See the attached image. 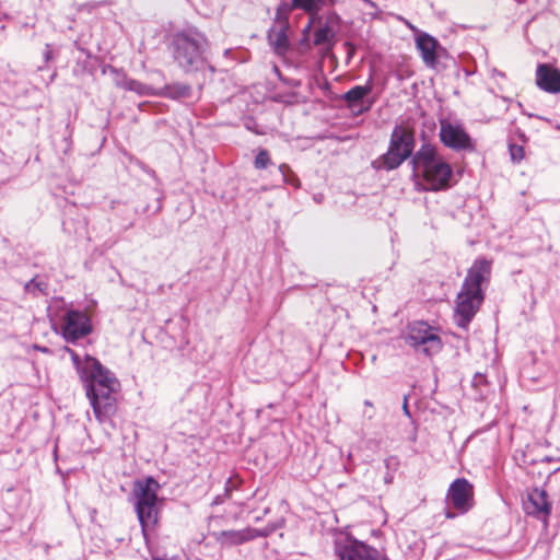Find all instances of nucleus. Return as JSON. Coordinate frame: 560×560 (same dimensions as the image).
Returning <instances> with one entry per match:
<instances>
[{
  "label": "nucleus",
  "instance_id": "1",
  "mask_svg": "<svg viewBox=\"0 0 560 560\" xmlns=\"http://www.w3.org/2000/svg\"><path fill=\"white\" fill-rule=\"evenodd\" d=\"M80 380L96 419L105 422L116 412L119 380L100 360L91 355H85V366Z\"/></svg>",
  "mask_w": 560,
  "mask_h": 560
},
{
  "label": "nucleus",
  "instance_id": "2",
  "mask_svg": "<svg viewBox=\"0 0 560 560\" xmlns=\"http://www.w3.org/2000/svg\"><path fill=\"white\" fill-rule=\"evenodd\" d=\"M170 52L177 67L186 74L201 72L214 67L208 60L210 43L203 32L196 26L175 31L170 38Z\"/></svg>",
  "mask_w": 560,
  "mask_h": 560
},
{
  "label": "nucleus",
  "instance_id": "3",
  "mask_svg": "<svg viewBox=\"0 0 560 560\" xmlns=\"http://www.w3.org/2000/svg\"><path fill=\"white\" fill-rule=\"evenodd\" d=\"M492 260L477 258L467 270L460 291L456 296L455 319L458 327L467 329L485 301L483 287L490 282Z\"/></svg>",
  "mask_w": 560,
  "mask_h": 560
},
{
  "label": "nucleus",
  "instance_id": "4",
  "mask_svg": "<svg viewBox=\"0 0 560 560\" xmlns=\"http://www.w3.org/2000/svg\"><path fill=\"white\" fill-rule=\"evenodd\" d=\"M410 164L412 166V176H421L429 185L428 190H445L451 186L453 168L440 155L435 145L422 143L415 152Z\"/></svg>",
  "mask_w": 560,
  "mask_h": 560
},
{
  "label": "nucleus",
  "instance_id": "5",
  "mask_svg": "<svg viewBox=\"0 0 560 560\" xmlns=\"http://www.w3.org/2000/svg\"><path fill=\"white\" fill-rule=\"evenodd\" d=\"M416 138L413 129L396 125L390 133L387 151L372 162L377 171H394L415 154Z\"/></svg>",
  "mask_w": 560,
  "mask_h": 560
},
{
  "label": "nucleus",
  "instance_id": "6",
  "mask_svg": "<svg viewBox=\"0 0 560 560\" xmlns=\"http://www.w3.org/2000/svg\"><path fill=\"white\" fill-rule=\"evenodd\" d=\"M159 482L151 476L137 480L133 485L135 508L144 538L153 529L159 518Z\"/></svg>",
  "mask_w": 560,
  "mask_h": 560
},
{
  "label": "nucleus",
  "instance_id": "7",
  "mask_svg": "<svg viewBox=\"0 0 560 560\" xmlns=\"http://www.w3.org/2000/svg\"><path fill=\"white\" fill-rule=\"evenodd\" d=\"M402 338L406 345L412 347L416 352L423 353L427 357L439 353L443 347L436 329L425 322L409 324Z\"/></svg>",
  "mask_w": 560,
  "mask_h": 560
},
{
  "label": "nucleus",
  "instance_id": "8",
  "mask_svg": "<svg viewBox=\"0 0 560 560\" xmlns=\"http://www.w3.org/2000/svg\"><path fill=\"white\" fill-rule=\"evenodd\" d=\"M335 560H389L375 547L352 536L338 539L334 545Z\"/></svg>",
  "mask_w": 560,
  "mask_h": 560
},
{
  "label": "nucleus",
  "instance_id": "9",
  "mask_svg": "<svg viewBox=\"0 0 560 560\" xmlns=\"http://www.w3.org/2000/svg\"><path fill=\"white\" fill-rule=\"evenodd\" d=\"M91 332L92 323L85 312L79 310L66 312L61 324V335L67 342H75Z\"/></svg>",
  "mask_w": 560,
  "mask_h": 560
},
{
  "label": "nucleus",
  "instance_id": "10",
  "mask_svg": "<svg viewBox=\"0 0 560 560\" xmlns=\"http://www.w3.org/2000/svg\"><path fill=\"white\" fill-rule=\"evenodd\" d=\"M447 500L459 513L468 512L474 505V487L466 478L455 479L447 491Z\"/></svg>",
  "mask_w": 560,
  "mask_h": 560
},
{
  "label": "nucleus",
  "instance_id": "11",
  "mask_svg": "<svg viewBox=\"0 0 560 560\" xmlns=\"http://www.w3.org/2000/svg\"><path fill=\"white\" fill-rule=\"evenodd\" d=\"M440 139L445 147L456 151L474 149L471 138L464 128L446 120L441 121Z\"/></svg>",
  "mask_w": 560,
  "mask_h": 560
},
{
  "label": "nucleus",
  "instance_id": "12",
  "mask_svg": "<svg viewBox=\"0 0 560 560\" xmlns=\"http://www.w3.org/2000/svg\"><path fill=\"white\" fill-rule=\"evenodd\" d=\"M373 91L372 80L369 79L364 85H354L340 96L346 103V107L355 116L362 115L371 109L372 102L366 101V96Z\"/></svg>",
  "mask_w": 560,
  "mask_h": 560
},
{
  "label": "nucleus",
  "instance_id": "13",
  "mask_svg": "<svg viewBox=\"0 0 560 560\" xmlns=\"http://www.w3.org/2000/svg\"><path fill=\"white\" fill-rule=\"evenodd\" d=\"M552 503L548 500V493L541 488H534L527 494L524 502V511L526 514L547 524L551 514Z\"/></svg>",
  "mask_w": 560,
  "mask_h": 560
},
{
  "label": "nucleus",
  "instance_id": "14",
  "mask_svg": "<svg viewBox=\"0 0 560 560\" xmlns=\"http://www.w3.org/2000/svg\"><path fill=\"white\" fill-rule=\"evenodd\" d=\"M416 46L424 65L428 68L435 69L441 52H445L439 40L428 33H421L416 37Z\"/></svg>",
  "mask_w": 560,
  "mask_h": 560
},
{
  "label": "nucleus",
  "instance_id": "15",
  "mask_svg": "<svg viewBox=\"0 0 560 560\" xmlns=\"http://www.w3.org/2000/svg\"><path fill=\"white\" fill-rule=\"evenodd\" d=\"M537 86L548 93L560 92V70L549 63H539L536 69Z\"/></svg>",
  "mask_w": 560,
  "mask_h": 560
},
{
  "label": "nucleus",
  "instance_id": "16",
  "mask_svg": "<svg viewBox=\"0 0 560 560\" xmlns=\"http://www.w3.org/2000/svg\"><path fill=\"white\" fill-rule=\"evenodd\" d=\"M260 535L261 534L258 529L249 527L241 530L230 529L214 533L217 541L226 547L242 545L259 537Z\"/></svg>",
  "mask_w": 560,
  "mask_h": 560
},
{
  "label": "nucleus",
  "instance_id": "17",
  "mask_svg": "<svg viewBox=\"0 0 560 560\" xmlns=\"http://www.w3.org/2000/svg\"><path fill=\"white\" fill-rule=\"evenodd\" d=\"M289 28L290 24L284 25L273 23V25L268 31L267 38L269 45L278 55H284L289 50L290 44L287 35Z\"/></svg>",
  "mask_w": 560,
  "mask_h": 560
},
{
  "label": "nucleus",
  "instance_id": "18",
  "mask_svg": "<svg viewBox=\"0 0 560 560\" xmlns=\"http://www.w3.org/2000/svg\"><path fill=\"white\" fill-rule=\"evenodd\" d=\"M292 5L310 15V22L304 28V32H308L313 23L322 22L319 11L326 7V2L324 0H292Z\"/></svg>",
  "mask_w": 560,
  "mask_h": 560
},
{
  "label": "nucleus",
  "instance_id": "19",
  "mask_svg": "<svg viewBox=\"0 0 560 560\" xmlns=\"http://www.w3.org/2000/svg\"><path fill=\"white\" fill-rule=\"evenodd\" d=\"M161 95L174 101L190 98L192 96V88L187 83L175 82L166 84Z\"/></svg>",
  "mask_w": 560,
  "mask_h": 560
},
{
  "label": "nucleus",
  "instance_id": "20",
  "mask_svg": "<svg viewBox=\"0 0 560 560\" xmlns=\"http://www.w3.org/2000/svg\"><path fill=\"white\" fill-rule=\"evenodd\" d=\"M335 31L330 25H322L314 33V45L315 46H327L331 49L335 43Z\"/></svg>",
  "mask_w": 560,
  "mask_h": 560
},
{
  "label": "nucleus",
  "instance_id": "21",
  "mask_svg": "<svg viewBox=\"0 0 560 560\" xmlns=\"http://www.w3.org/2000/svg\"><path fill=\"white\" fill-rule=\"evenodd\" d=\"M293 10H296V8L292 5V0H279L273 23L289 25L290 14Z\"/></svg>",
  "mask_w": 560,
  "mask_h": 560
},
{
  "label": "nucleus",
  "instance_id": "22",
  "mask_svg": "<svg viewBox=\"0 0 560 560\" xmlns=\"http://www.w3.org/2000/svg\"><path fill=\"white\" fill-rule=\"evenodd\" d=\"M279 172L281 173L282 175V180L294 187V188H300L301 186V182L299 179V177L295 175V173L290 168V166L288 164H281L279 166Z\"/></svg>",
  "mask_w": 560,
  "mask_h": 560
},
{
  "label": "nucleus",
  "instance_id": "23",
  "mask_svg": "<svg viewBox=\"0 0 560 560\" xmlns=\"http://www.w3.org/2000/svg\"><path fill=\"white\" fill-rule=\"evenodd\" d=\"M48 283L37 277L32 278L24 284V291L27 293L36 294L37 292L46 294Z\"/></svg>",
  "mask_w": 560,
  "mask_h": 560
},
{
  "label": "nucleus",
  "instance_id": "24",
  "mask_svg": "<svg viewBox=\"0 0 560 560\" xmlns=\"http://www.w3.org/2000/svg\"><path fill=\"white\" fill-rule=\"evenodd\" d=\"M271 164L269 152L266 149H259L254 160L255 168L265 170Z\"/></svg>",
  "mask_w": 560,
  "mask_h": 560
},
{
  "label": "nucleus",
  "instance_id": "25",
  "mask_svg": "<svg viewBox=\"0 0 560 560\" xmlns=\"http://www.w3.org/2000/svg\"><path fill=\"white\" fill-rule=\"evenodd\" d=\"M109 72L113 74V81H114V84L117 86V88H121L124 89L125 88V84L127 83V81L129 80V78L127 77V74L125 73V71L122 69H117L113 66H108L107 67Z\"/></svg>",
  "mask_w": 560,
  "mask_h": 560
},
{
  "label": "nucleus",
  "instance_id": "26",
  "mask_svg": "<svg viewBox=\"0 0 560 560\" xmlns=\"http://www.w3.org/2000/svg\"><path fill=\"white\" fill-rule=\"evenodd\" d=\"M124 89L127 91L136 92L140 95L147 94V91H148V86L145 84L141 83L138 80L130 79V78L127 81V83L125 84Z\"/></svg>",
  "mask_w": 560,
  "mask_h": 560
},
{
  "label": "nucleus",
  "instance_id": "27",
  "mask_svg": "<svg viewBox=\"0 0 560 560\" xmlns=\"http://www.w3.org/2000/svg\"><path fill=\"white\" fill-rule=\"evenodd\" d=\"M509 152L513 162H521L524 159V147L515 143H509Z\"/></svg>",
  "mask_w": 560,
  "mask_h": 560
},
{
  "label": "nucleus",
  "instance_id": "28",
  "mask_svg": "<svg viewBox=\"0 0 560 560\" xmlns=\"http://www.w3.org/2000/svg\"><path fill=\"white\" fill-rule=\"evenodd\" d=\"M67 350L71 354L73 365L75 366V370H77L79 376L81 377L82 369L85 366V359L81 360L80 357L78 355V353H75L73 350H71L69 348Z\"/></svg>",
  "mask_w": 560,
  "mask_h": 560
},
{
  "label": "nucleus",
  "instance_id": "29",
  "mask_svg": "<svg viewBox=\"0 0 560 560\" xmlns=\"http://www.w3.org/2000/svg\"><path fill=\"white\" fill-rule=\"evenodd\" d=\"M384 465L386 467V469L389 471V470H396V468L398 467L399 465V460L396 456H389L387 458L384 459Z\"/></svg>",
  "mask_w": 560,
  "mask_h": 560
},
{
  "label": "nucleus",
  "instance_id": "30",
  "mask_svg": "<svg viewBox=\"0 0 560 560\" xmlns=\"http://www.w3.org/2000/svg\"><path fill=\"white\" fill-rule=\"evenodd\" d=\"M339 23H340V16L335 11H332V12L328 13L324 25H330L334 28V26L338 25Z\"/></svg>",
  "mask_w": 560,
  "mask_h": 560
},
{
  "label": "nucleus",
  "instance_id": "31",
  "mask_svg": "<svg viewBox=\"0 0 560 560\" xmlns=\"http://www.w3.org/2000/svg\"><path fill=\"white\" fill-rule=\"evenodd\" d=\"M487 383V377L486 375L481 374V373H476L472 377V386L474 387H480L482 385H485Z\"/></svg>",
  "mask_w": 560,
  "mask_h": 560
},
{
  "label": "nucleus",
  "instance_id": "32",
  "mask_svg": "<svg viewBox=\"0 0 560 560\" xmlns=\"http://www.w3.org/2000/svg\"><path fill=\"white\" fill-rule=\"evenodd\" d=\"M236 489V486L233 483L232 479L229 478L224 486V495L230 497L231 492Z\"/></svg>",
  "mask_w": 560,
  "mask_h": 560
},
{
  "label": "nucleus",
  "instance_id": "33",
  "mask_svg": "<svg viewBox=\"0 0 560 560\" xmlns=\"http://www.w3.org/2000/svg\"><path fill=\"white\" fill-rule=\"evenodd\" d=\"M402 410L407 417H409V418L411 417V413H410V410L408 407V396L407 395L404 396Z\"/></svg>",
  "mask_w": 560,
  "mask_h": 560
},
{
  "label": "nucleus",
  "instance_id": "34",
  "mask_svg": "<svg viewBox=\"0 0 560 560\" xmlns=\"http://www.w3.org/2000/svg\"><path fill=\"white\" fill-rule=\"evenodd\" d=\"M226 498H229V497H228V495H224V493H223V494H218V495L213 499V501H212V505H219V504H222Z\"/></svg>",
  "mask_w": 560,
  "mask_h": 560
},
{
  "label": "nucleus",
  "instance_id": "35",
  "mask_svg": "<svg viewBox=\"0 0 560 560\" xmlns=\"http://www.w3.org/2000/svg\"><path fill=\"white\" fill-rule=\"evenodd\" d=\"M348 48V54L351 57L354 54L355 47L350 42H346L345 44Z\"/></svg>",
  "mask_w": 560,
  "mask_h": 560
},
{
  "label": "nucleus",
  "instance_id": "36",
  "mask_svg": "<svg viewBox=\"0 0 560 560\" xmlns=\"http://www.w3.org/2000/svg\"><path fill=\"white\" fill-rule=\"evenodd\" d=\"M393 478H394V476L390 471H387L384 476V480L386 483H390L393 481Z\"/></svg>",
  "mask_w": 560,
  "mask_h": 560
},
{
  "label": "nucleus",
  "instance_id": "37",
  "mask_svg": "<svg viewBox=\"0 0 560 560\" xmlns=\"http://www.w3.org/2000/svg\"><path fill=\"white\" fill-rule=\"evenodd\" d=\"M362 1L365 2L369 7L375 9V10H378L377 4L374 1H372V0H362Z\"/></svg>",
  "mask_w": 560,
  "mask_h": 560
},
{
  "label": "nucleus",
  "instance_id": "38",
  "mask_svg": "<svg viewBox=\"0 0 560 560\" xmlns=\"http://www.w3.org/2000/svg\"><path fill=\"white\" fill-rule=\"evenodd\" d=\"M161 210H162V200H161V198H158V199H156V208H155V210H154V213H158V212H160Z\"/></svg>",
  "mask_w": 560,
  "mask_h": 560
},
{
  "label": "nucleus",
  "instance_id": "39",
  "mask_svg": "<svg viewBox=\"0 0 560 560\" xmlns=\"http://www.w3.org/2000/svg\"><path fill=\"white\" fill-rule=\"evenodd\" d=\"M245 126H246V128H247L248 130H252V131H254V132H255V133H257V135H259V133H260V131H258V130L254 129V125H250V124L246 122V125H245Z\"/></svg>",
  "mask_w": 560,
  "mask_h": 560
},
{
  "label": "nucleus",
  "instance_id": "40",
  "mask_svg": "<svg viewBox=\"0 0 560 560\" xmlns=\"http://www.w3.org/2000/svg\"><path fill=\"white\" fill-rule=\"evenodd\" d=\"M445 515H446L447 518H453V517L456 516V514L452 513L450 510L446 511Z\"/></svg>",
  "mask_w": 560,
  "mask_h": 560
},
{
  "label": "nucleus",
  "instance_id": "41",
  "mask_svg": "<svg viewBox=\"0 0 560 560\" xmlns=\"http://www.w3.org/2000/svg\"><path fill=\"white\" fill-rule=\"evenodd\" d=\"M324 1L326 2V5H330V7L335 5V3H336V0H324Z\"/></svg>",
  "mask_w": 560,
  "mask_h": 560
},
{
  "label": "nucleus",
  "instance_id": "42",
  "mask_svg": "<svg viewBox=\"0 0 560 560\" xmlns=\"http://www.w3.org/2000/svg\"><path fill=\"white\" fill-rule=\"evenodd\" d=\"M50 55H51V51L49 49H46L44 56H45V59L48 60L50 58Z\"/></svg>",
  "mask_w": 560,
  "mask_h": 560
},
{
  "label": "nucleus",
  "instance_id": "43",
  "mask_svg": "<svg viewBox=\"0 0 560 560\" xmlns=\"http://www.w3.org/2000/svg\"><path fill=\"white\" fill-rule=\"evenodd\" d=\"M267 190H269V187L265 185V186H261L257 191L261 192V191H267Z\"/></svg>",
  "mask_w": 560,
  "mask_h": 560
},
{
  "label": "nucleus",
  "instance_id": "44",
  "mask_svg": "<svg viewBox=\"0 0 560 560\" xmlns=\"http://www.w3.org/2000/svg\"><path fill=\"white\" fill-rule=\"evenodd\" d=\"M551 460H552V458H551L550 456H546V457H544V458L541 459V462H547V463H549V462H551Z\"/></svg>",
  "mask_w": 560,
  "mask_h": 560
},
{
  "label": "nucleus",
  "instance_id": "45",
  "mask_svg": "<svg viewBox=\"0 0 560 560\" xmlns=\"http://www.w3.org/2000/svg\"><path fill=\"white\" fill-rule=\"evenodd\" d=\"M135 225V222L131 220L128 225L126 226V230L131 229Z\"/></svg>",
  "mask_w": 560,
  "mask_h": 560
},
{
  "label": "nucleus",
  "instance_id": "46",
  "mask_svg": "<svg viewBox=\"0 0 560 560\" xmlns=\"http://www.w3.org/2000/svg\"><path fill=\"white\" fill-rule=\"evenodd\" d=\"M364 405H365V406H368V407H372V406H373V405H372V402H371L370 400H365V401H364Z\"/></svg>",
  "mask_w": 560,
  "mask_h": 560
},
{
  "label": "nucleus",
  "instance_id": "47",
  "mask_svg": "<svg viewBox=\"0 0 560 560\" xmlns=\"http://www.w3.org/2000/svg\"><path fill=\"white\" fill-rule=\"evenodd\" d=\"M117 203L116 201H112V208L114 209V205Z\"/></svg>",
  "mask_w": 560,
  "mask_h": 560
},
{
  "label": "nucleus",
  "instance_id": "48",
  "mask_svg": "<svg viewBox=\"0 0 560 560\" xmlns=\"http://www.w3.org/2000/svg\"><path fill=\"white\" fill-rule=\"evenodd\" d=\"M557 470H560V467Z\"/></svg>",
  "mask_w": 560,
  "mask_h": 560
}]
</instances>
